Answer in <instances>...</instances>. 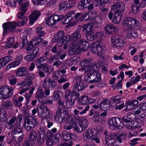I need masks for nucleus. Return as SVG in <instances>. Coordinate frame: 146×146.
Segmentation results:
<instances>
[{"label": "nucleus", "instance_id": "36", "mask_svg": "<svg viewBox=\"0 0 146 146\" xmlns=\"http://www.w3.org/2000/svg\"><path fill=\"white\" fill-rule=\"evenodd\" d=\"M45 97L44 95V92L42 91V89L41 87H39L37 89V91L36 93V98L39 100V101H43V99Z\"/></svg>", "mask_w": 146, "mask_h": 146}, {"label": "nucleus", "instance_id": "43", "mask_svg": "<svg viewBox=\"0 0 146 146\" xmlns=\"http://www.w3.org/2000/svg\"><path fill=\"white\" fill-rule=\"evenodd\" d=\"M121 19V13L117 12H115L113 20V23L115 24H118L120 21Z\"/></svg>", "mask_w": 146, "mask_h": 146}, {"label": "nucleus", "instance_id": "21", "mask_svg": "<svg viewBox=\"0 0 146 146\" xmlns=\"http://www.w3.org/2000/svg\"><path fill=\"white\" fill-rule=\"evenodd\" d=\"M125 6L124 4L122 2L115 3L111 7V9L115 11V12L120 13L124 11Z\"/></svg>", "mask_w": 146, "mask_h": 146}, {"label": "nucleus", "instance_id": "18", "mask_svg": "<svg viewBox=\"0 0 146 146\" xmlns=\"http://www.w3.org/2000/svg\"><path fill=\"white\" fill-rule=\"evenodd\" d=\"M92 60L90 58H88L86 59L82 60L80 62V65L82 67H85V72H86L87 71H87V69L89 68L91 69L92 68H93L94 65H96L95 63H93L92 64Z\"/></svg>", "mask_w": 146, "mask_h": 146}, {"label": "nucleus", "instance_id": "15", "mask_svg": "<svg viewBox=\"0 0 146 146\" xmlns=\"http://www.w3.org/2000/svg\"><path fill=\"white\" fill-rule=\"evenodd\" d=\"M64 36V33L63 31L61 30L58 32L54 35L53 38L52 42L53 43L57 42L58 43V46H61L64 43V41H62V39Z\"/></svg>", "mask_w": 146, "mask_h": 146}, {"label": "nucleus", "instance_id": "39", "mask_svg": "<svg viewBox=\"0 0 146 146\" xmlns=\"http://www.w3.org/2000/svg\"><path fill=\"white\" fill-rule=\"evenodd\" d=\"M37 132L35 130H31L29 133V140L30 142L32 143L35 142L37 137Z\"/></svg>", "mask_w": 146, "mask_h": 146}, {"label": "nucleus", "instance_id": "27", "mask_svg": "<svg viewBox=\"0 0 146 146\" xmlns=\"http://www.w3.org/2000/svg\"><path fill=\"white\" fill-rule=\"evenodd\" d=\"M109 103V100L107 99L102 100L100 104V109L104 111L108 110L110 108Z\"/></svg>", "mask_w": 146, "mask_h": 146}, {"label": "nucleus", "instance_id": "59", "mask_svg": "<svg viewBox=\"0 0 146 146\" xmlns=\"http://www.w3.org/2000/svg\"><path fill=\"white\" fill-rule=\"evenodd\" d=\"M87 72H88L84 76V80L85 82L90 83L92 72L90 71H87Z\"/></svg>", "mask_w": 146, "mask_h": 146}, {"label": "nucleus", "instance_id": "16", "mask_svg": "<svg viewBox=\"0 0 146 146\" xmlns=\"http://www.w3.org/2000/svg\"><path fill=\"white\" fill-rule=\"evenodd\" d=\"M42 85L44 89L49 88L53 89L57 86V82L50 78L47 77L45 78L43 81Z\"/></svg>", "mask_w": 146, "mask_h": 146}, {"label": "nucleus", "instance_id": "5", "mask_svg": "<svg viewBox=\"0 0 146 146\" xmlns=\"http://www.w3.org/2000/svg\"><path fill=\"white\" fill-rule=\"evenodd\" d=\"M122 24L124 26L127 27L128 31H132L134 27L139 26L140 25L139 21L137 19L130 17L124 18L122 22Z\"/></svg>", "mask_w": 146, "mask_h": 146}, {"label": "nucleus", "instance_id": "12", "mask_svg": "<svg viewBox=\"0 0 146 146\" xmlns=\"http://www.w3.org/2000/svg\"><path fill=\"white\" fill-rule=\"evenodd\" d=\"M93 26V25L92 22H90L83 26L82 31L86 33L87 40H92L93 38L92 37L94 32L92 30Z\"/></svg>", "mask_w": 146, "mask_h": 146}, {"label": "nucleus", "instance_id": "25", "mask_svg": "<svg viewBox=\"0 0 146 146\" xmlns=\"http://www.w3.org/2000/svg\"><path fill=\"white\" fill-rule=\"evenodd\" d=\"M40 15L41 13L39 11H35L32 12L29 16V23L30 25H33Z\"/></svg>", "mask_w": 146, "mask_h": 146}, {"label": "nucleus", "instance_id": "42", "mask_svg": "<svg viewBox=\"0 0 146 146\" xmlns=\"http://www.w3.org/2000/svg\"><path fill=\"white\" fill-rule=\"evenodd\" d=\"M37 68L39 71L41 70L43 68V70L45 73H47L49 71V66L46 63L41 64L40 65L38 66Z\"/></svg>", "mask_w": 146, "mask_h": 146}, {"label": "nucleus", "instance_id": "3", "mask_svg": "<svg viewBox=\"0 0 146 146\" xmlns=\"http://www.w3.org/2000/svg\"><path fill=\"white\" fill-rule=\"evenodd\" d=\"M92 13L87 11L83 14L82 13H78L75 14L74 12L72 11L68 13L65 15L64 22L65 24L70 22V24L73 26L78 22L79 19L81 17V19L83 20L87 16L88 18L92 17Z\"/></svg>", "mask_w": 146, "mask_h": 146}, {"label": "nucleus", "instance_id": "31", "mask_svg": "<svg viewBox=\"0 0 146 146\" xmlns=\"http://www.w3.org/2000/svg\"><path fill=\"white\" fill-rule=\"evenodd\" d=\"M62 135V139L65 141H68L71 139H73L74 138L75 136L74 135L70 132L66 130L63 131Z\"/></svg>", "mask_w": 146, "mask_h": 146}, {"label": "nucleus", "instance_id": "52", "mask_svg": "<svg viewBox=\"0 0 146 146\" xmlns=\"http://www.w3.org/2000/svg\"><path fill=\"white\" fill-rule=\"evenodd\" d=\"M8 80L10 84L11 85H15L17 81V78L14 75H12L9 77Z\"/></svg>", "mask_w": 146, "mask_h": 146}, {"label": "nucleus", "instance_id": "14", "mask_svg": "<svg viewBox=\"0 0 146 146\" xmlns=\"http://www.w3.org/2000/svg\"><path fill=\"white\" fill-rule=\"evenodd\" d=\"M111 46L117 48L123 47L125 43L123 39L118 38L116 36H112L111 38Z\"/></svg>", "mask_w": 146, "mask_h": 146}, {"label": "nucleus", "instance_id": "45", "mask_svg": "<svg viewBox=\"0 0 146 146\" xmlns=\"http://www.w3.org/2000/svg\"><path fill=\"white\" fill-rule=\"evenodd\" d=\"M100 116L97 112L94 111V114L92 118V119L94 121L97 123H101L104 121V119H102L99 118Z\"/></svg>", "mask_w": 146, "mask_h": 146}, {"label": "nucleus", "instance_id": "38", "mask_svg": "<svg viewBox=\"0 0 146 146\" xmlns=\"http://www.w3.org/2000/svg\"><path fill=\"white\" fill-rule=\"evenodd\" d=\"M131 125L129 124L126 125V128L128 129H135L139 128L141 126V123L138 121H133L132 122Z\"/></svg>", "mask_w": 146, "mask_h": 146}, {"label": "nucleus", "instance_id": "37", "mask_svg": "<svg viewBox=\"0 0 146 146\" xmlns=\"http://www.w3.org/2000/svg\"><path fill=\"white\" fill-rule=\"evenodd\" d=\"M31 84H32L30 82H29L26 81L25 82H24L23 85H22V86L20 87V88L22 90L20 91L19 93L21 94H22L25 91L28 90Z\"/></svg>", "mask_w": 146, "mask_h": 146}, {"label": "nucleus", "instance_id": "40", "mask_svg": "<svg viewBox=\"0 0 146 146\" xmlns=\"http://www.w3.org/2000/svg\"><path fill=\"white\" fill-rule=\"evenodd\" d=\"M103 33L101 31L96 32L95 34H94V32H93V34L92 35V37L93 38L92 40H88L90 41H92L94 40L95 39H97L98 40L100 41L101 40L102 38L104 35Z\"/></svg>", "mask_w": 146, "mask_h": 146}, {"label": "nucleus", "instance_id": "51", "mask_svg": "<svg viewBox=\"0 0 146 146\" xmlns=\"http://www.w3.org/2000/svg\"><path fill=\"white\" fill-rule=\"evenodd\" d=\"M138 35L137 32L135 31H133L131 33H129L126 35V38L128 39L132 38H135L138 37Z\"/></svg>", "mask_w": 146, "mask_h": 146}, {"label": "nucleus", "instance_id": "56", "mask_svg": "<svg viewBox=\"0 0 146 146\" xmlns=\"http://www.w3.org/2000/svg\"><path fill=\"white\" fill-rule=\"evenodd\" d=\"M14 41L15 38L14 37L9 38L8 42L6 44V46L7 48H13Z\"/></svg>", "mask_w": 146, "mask_h": 146}, {"label": "nucleus", "instance_id": "7", "mask_svg": "<svg viewBox=\"0 0 146 146\" xmlns=\"http://www.w3.org/2000/svg\"><path fill=\"white\" fill-rule=\"evenodd\" d=\"M41 115L43 116L44 118L46 119L47 123V126L48 128H50L53 125L52 117L51 116L50 111L47 107L41 108Z\"/></svg>", "mask_w": 146, "mask_h": 146}, {"label": "nucleus", "instance_id": "44", "mask_svg": "<svg viewBox=\"0 0 146 146\" xmlns=\"http://www.w3.org/2000/svg\"><path fill=\"white\" fill-rule=\"evenodd\" d=\"M2 105L3 108L7 110H11L13 109V105L12 103L10 100H7L4 102Z\"/></svg>", "mask_w": 146, "mask_h": 146}, {"label": "nucleus", "instance_id": "57", "mask_svg": "<svg viewBox=\"0 0 146 146\" xmlns=\"http://www.w3.org/2000/svg\"><path fill=\"white\" fill-rule=\"evenodd\" d=\"M60 93V92L59 90L54 91V94L52 96L53 100L56 101L60 100L61 98L59 94Z\"/></svg>", "mask_w": 146, "mask_h": 146}, {"label": "nucleus", "instance_id": "58", "mask_svg": "<svg viewBox=\"0 0 146 146\" xmlns=\"http://www.w3.org/2000/svg\"><path fill=\"white\" fill-rule=\"evenodd\" d=\"M108 0H96V6H102L104 4L107 3Z\"/></svg>", "mask_w": 146, "mask_h": 146}, {"label": "nucleus", "instance_id": "6", "mask_svg": "<svg viewBox=\"0 0 146 146\" xmlns=\"http://www.w3.org/2000/svg\"><path fill=\"white\" fill-rule=\"evenodd\" d=\"M108 125L111 129H113L115 128L122 129L124 127V125L121 119L117 117H111L109 119Z\"/></svg>", "mask_w": 146, "mask_h": 146}, {"label": "nucleus", "instance_id": "33", "mask_svg": "<svg viewBox=\"0 0 146 146\" xmlns=\"http://www.w3.org/2000/svg\"><path fill=\"white\" fill-rule=\"evenodd\" d=\"M24 100L23 97L22 96H20L18 99L16 98V95H15L13 96V103L15 106L17 107H21L22 106V102Z\"/></svg>", "mask_w": 146, "mask_h": 146}, {"label": "nucleus", "instance_id": "61", "mask_svg": "<svg viewBox=\"0 0 146 146\" xmlns=\"http://www.w3.org/2000/svg\"><path fill=\"white\" fill-rule=\"evenodd\" d=\"M48 59V57H46L44 56L40 57L37 59L35 63L36 65L41 64L42 62H44L45 61L47 60Z\"/></svg>", "mask_w": 146, "mask_h": 146}, {"label": "nucleus", "instance_id": "53", "mask_svg": "<svg viewBox=\"0 0 146 146\" xmlns=\"http://www.w3.org/2000/svg\"><path fill=\"white\" fill-rule=\"evenodd\" d=\"M35 90V88L34 87H31L30 88V90L29 94H26L25 96V98L27 100V102H29V101L33 93Z\"/></svg>", "mask_w": 146, "mask_h": 146}, {"label": "nucleus", "instance_id": "60", "mask_svg": "<svg viewBox=\"0 0 146 146\" xmlns=\"http://www.w3.org/2000/svg\"><path fill=\"white\" fill-rule=\"evenodd\" d=\"M141 6L132 5L131 6L132 12L134 14H136L138 13L139 11V8Z\"/></svg>", "mask_w": 146, "mask_h": 146}, {"label": "nucleus", "instance_id": "54", "mask_svg": "<svg viewBox=\"0 0 146 146\" xmlns=\"http://www.w3.org/2000/svg\"><path fill=\"white\" fill-rule=\"evenodd\" d=\"M32 2L34 5H42L48 3L47 0H32Z\"/></svg>", "mask_w": 146, "mask_h": 146}, {"label": "nucleus", "instance_id": "11", "mask_svg": "<svg viewBox=\"0 0 146 146\" xmlns=\"http://www.w3.org/2000/svg\"><path fill=\"white\" fill-rule=\"evenodd\" d=\"M61 137L59 133H57L55 135L51 134L46 140V145L47 146H52L58 143L59 141V138Z\"/></svg>", "mask_w": 146, "mask_h": 146}, {"label": "nucleus", "instance_id": "2", "mask_svg": "<svg viewBox=\"0 0 146 146\" xmlns=\"http://www.w3.org/2000/svg\"><path fill=\"white\" fill-rule=\"evenodd\" d=\"M25 12H26L22 11L18 13L17 15L18 18L19 19H21L22 20L21 21L18 22L17 24L15 22H13L7 23L3 24V35L6 34L8 31L12 32L13 30L17 26H21L26 23L27 21V18L26 16H23Z\"/></svg>", "mask_w": 146, "mask_h": 146}, {"label": "nucleus", "instance_id": "46", "mask_svg": "<svg viewBox=\"0 0 146 146\" xmlns=\"http://www.w3.org/2000/svg\"><path fill=\"white\" fill-rule=\"evenodd\" d=\"M121 99V97L119 95L116 96L111 98L110 100L112 104L117 105L120 103Z\"/></svg>", "mask_w": 146, "mask_h": 146}, {"label": "nucleus", "instance_id": "63", "mask_svg": "<svg viewBox=\"0 0 146 146\" xmlns=\"http://www.w3.org/2000/svg\"><path fill=\"white\" fill-rule=\"evenodd\" d=\"M24 58L25 60L30 61L34 60L35 58L34 55L30 53L29 54L25 56L24 57Z\"/></svg>", "mask_w": 146, "mask_h": 146}, {"label": "nucleus", "instance_id": "20", "mask_svg": "<svg viewBox=\"0 0 146 146\" xmlns=\"http://www.w3.org/2000/svg\"><path fill=\"white\" fill-rule=\"evenodd\" d=\"M74 91H71L70 89H67L65 93V97L66 101L69 102L70 106H73L74 104L75 99H73V97L75 93Z\"/></svg>", "mask_w": 146, "mask_h": 146}, {"label": "nucleus", "instance_id": "48", "mask_svg": "<svg viewBox=\"0 0 146 146\" xmlns=\"http://www.w3.org/2000/svg\"><path fill=\"white\" fill-rule=\"evenodd\" d=\"M90 109V106H86L85 108L83 110L80 112L77 109H75L74 111V113L75 115L76 116L78 115L79 113L80 115H82L85 113L87 111H88Z\"/></svg>", "mask_w": 146, "mask_h": 146}, {"label": "nucleus", "instance_id": "35", "mask_svg": "<svg viewBox=\"0 0 146 146\" xmlns=\"http://www.w3.org/2000/svg\"><path fill=\"white\" fill-rule=\"evenodd\" d=\"M18 59L9 64L6 67V69L9 70L12 68L18 66L21 62L23 59L21 57L18 58Z\"/></svg>", "mask_w": 146, "mask_h": 146}, {"label": "nucleus", "instance_id": "24", "mask_svg": "<svg viewBox=\"0 0 146 146\" xmlns=\"http://www.w3.org/2000/svg\"><path fill=\"white\" fill-rule=\"evenodd\" d=\"M104 30L108 34L115 33L118 31L117 28L111 23L106 25L104 27Z\"/></svg>", "mask_w": 146, "mask_h": 146}, {"label": "nucleus", "instance_id": "17", "mask_svg": "<svg viewBox=\"0 0 146 146\" xmlns=\"http://www.w3.org/2000/svg\"><path fill=\"white\" fill-rule=\"evenodd\" d=\"M1 89V92L3 96H5V98H9L13 94V88L8 86H2Z\"/></svg>", "mask_w": 146, "mask_h": 146}, {"label": "nucleus", "instance_id": "9", "mask_svg": "<svg viewBox=\"0 0 146 146\" xmlns=\"http://www.w3.org/2000/svg\"><path fill=\"white\" fill-rule=\"evenodd\" d=\"M106 49L105 45L99 42L96 44L92 45L89 49L93 53L97 54L98 55H101L103 54Z\"/></svg>", "mask_w": 146, "mask_h": 146}, {"label": "nucleus", "instance_id": "13", "mask_svg": "<svg viewBox=\"0 0 146 146\" xmlns=\"http://www.w3.org/2000/svg\"><path fill=\"white\" fill-rule=\"evenodd\" d=\"M68 114V112L62 108H60L56 111L55 119L57 121H65V118Z\"/></svg>", "mask_w": 146, "mask_h": 146}, {"label": "nucleus", "instance_id": "34", "mask_svg": "<svg viewBox=\"0 0 146 146\" xmlns=\"http://www.w3.org/2000/svg\"><path fill=\"white\" fill-rule=\"evenodd\" d=\"M18 3L19 5V10L25 12H26L27 10V7L30 4V3L29 1H27L23 3V1L22 0L19 1H18Z\"/></svg>", "mask_w": 146, "mask_h": 146}, {"label": "nucleus", "instance_id": "41", "mask_svg": "<svg viewBox=\"0 0 146 146\" xmlns=\"http://www.w3.org/2000/svg\"><path fill=\"white\" fill-rule=\"evenodd\" d=\"M101 19L99 17H94L93 18L90 17L88 18L86 20L87 21H90V22H92V23L93 26H94L96 27H99L100 24L99 23L98 21L100 20Z\"/></svg>", "mask_w": 146, "mask_h": 146}, {"label": "nucleus", "instance_id": "10", "mask_svg": "<svg viewBox=\"0 0 146 146\" xmlns=\"http://www.w3.org/2000/svg\"><path fill=\"white\" fill-rule=\"evenodd\" d=\"M24 126L25 128L29 131L35 127L37 125V122L35 117H26L25 120Z\"/></svg>", "mask_w": 146, "mask_h": 146}, {"label": "nucleus", "instance_id": "55", "mask_svg": "<svg viewBox=\"0 0 146 146\" xmlns=\"http://www.w3.org/2000/svg\"><path fill=\"white\" fill-rule=\"evenodd\" d=\"M80 126L82 130H84L88 127V123L87 121L85 119L82 120L80 123Z\"/></svg>", "mask_w": 146, "mask_h": 146}, {"label": "nucleus", "instance_id": "32", "mask_svg": "<svg viewBox=\"0 0 146 146\" xmlns=\"http://www.w3.org/2000/svg\"><path fill=\"white\" fill-rule=\"evenodd\" d=\"M26 67L24 66L19 68L15 72L16 76L19 77L26 76L27 75V73L26 72Z\"/></svg>", "mask_w": 146, "mask_h": 146}, {"label": "nucleus", "instance_id": "26", "mask_svg": "<svg viewBox=\"0 0 146 146\" xmlns=\"http://www.w3.org/2000/svg\"><path fill=\"white\" fill-rule=\"evenodd\" d=\"M116 135L115 133H110L105 138L106 143L107 145H112L114 142L115 136Z\"/></svg>", "mask_w": 146, "mask_h": 146}, {"label": "nucleus", "instance_id": "8", "mask_svg": "<svg viewBox=\"0 0 146 146\" xmlns=\"http://www.w3.org/2000/svg\"><path fill=\"white\" fill-rule=\"evenodd\" d=\"M65 16L63 15H59L56 14H54L48 17L46 19L45 23L46 25L50 26H53L58 23L62 19L64 20ZM64 23L65 24L64 22Z\"/></svg>", "mask_w": 146, "mask_h": 146}, {"label": "nucleus", "instance_id": "19", "mask_svg": "<svg viewBox=\"0 0 146 146\" xmlns=\"http://www.w3.org/2000/svg\"><path fill=\"white\" fill-rule=\"evenodd\" d=\"M98 131L96 129L92 130L91 129H88L86 132L83 134V138L84 140H92V138H94V137L97 134Z\"/></svg>", "mask_w": 146, "mask_h": 146}, {"label": "nucleus", "instance_id": "4", "mask_svg": "<svg viewBox=\"0 0 146 146\" xmlns=\"http://www.w3.org/2000/svg\"><path fill=\"white\" fill-rule=\"evenodd\" d=\"M89 46L88 42L84 39H82L77 43L73 42L70 44L71 49L69 51L68 54L71 55H73L78 53L80 50H86Z\"/></svg>", "mask_w": 146, "mask_h": 146}, {"label": "nucleus", "instance_id": "47", "mask_svg": "<svg viewBox=\"0 0 146 146\" xmlns=\"http://www.w3.org/2000/svg\"><path fill=\"white\" fill-rule=\"evenodd\" d=\"M79 103L81 105H85L88 103V97L87 96H83L79 100Z\"/></svg>", "mask_w": 146, "mask_h": 146}, {"label": "nucleus", "instance_id": "49", "mask_svg": "<svg viewBox=\"0 0 146 146\" xmlns=\"http://www.w3.org/2000/svg\"><path fill=\"white\" fill-rule=\"evenodd\" d=\"M43 28L41 26H38L36 28L35 31L37 34V35L39 37L43 36L44 35L45 33L42 31Z\"/></svg>", "mask_w": 146, "mask_h": 146}, {"label": "nucleus", "instance_id": "50", "mask_svg": "<svg viewBox=\"0 0 146 146\" xmlns=\"http://www.w3.org/2000/svg\"><path fill=\"white\" fill-rule=\"evenodd\" d=\"M91 0H81L78 5L82 8H86L87 5L91 2Z\"/></svg>", "mask_w": 146, "mask_h": 146}, {"label": "nucleus", "instance_id": "29", "mask_svg": "<svg viewBox=\"0 0 146 146\" xmlns=\"http://www.w3.org/2000/svg\"><path fill=\"white\" fill-rule=\"evenodd\" d=\"M86 88V86L82 81L77 82L74 84L73 88V91H81Z\"/></svg>", "mask_w": 146, "mask_h": 146}, {"label": "nucleus", "instance_id": "1", "mask_svg": "<svg viewBox=\"0 0 146 146\" xmlns=\"http://www.w3.org/2000/svg\"><path fill=\"white\" fill-rule=\"evenodd\" d=\"M22 115L19 114L18 117H13L6 123L5 127L9 129H12L11 135L14 141L21 142L24 138V135L20 123L22 120Z\"/></svg>", "mask_w": 146, "mask_h": 146}, {"label": "nucleus", "instance_id": "22", "mask_svg": "<svg viewBox=\"0 0 146 146\" xmlns=\"http://www.w3.org/2000/svg\"><path fill=\"white\" fill-rule=\"evenodd\" d=\"M98 68L97 65H94L93 68L90 69H87V71H90L93 73L94 77L95 78L96 82H99L101 80V74L97 70Z\"/></svg>", "mask_w": 146, "mask_h": 146}, {"label": "nucleus", "instance_id": "64", "mask_svg": "<svg viewBox=\"0 0 146 146\" xmlns=\"http://www.w3.org/2000/svg\"><path fill=\"white\" fill-rule=\"evenodd\" d=\"M2 115L5 118H7V116L6 111L4 108L0 109V117H2Z\"/></svg>", "mask_w": 146, "mask_h": 146}, {"label": "nucleus", "instance_id": "23", "mask_svg": "<svg viewBox=\"0 0 146 146\" xmlns=\"http://www.w3.org/2000/svg\"><path fill=\"white\" fill-rule=\"evenodd\" d=\"M117 135H116V139L115 140L114 139V142L112 145L116 146L119 145L120 143L122 142L121 140L126 137V134L125 132H120Z\"/></svg>", "mask_w": 146, "mask_h": 146}, {"label": "nucleus", "instance_id": "62", "mask_svg": "<svg viewBox=\"0 0 146 146\" xmlns=\"http://www.w3.org/2000/svg\"><path fill=\"white\" fill-rule=\"evenodd\" d=\"M140 79L139 76H138L136 77H132L130 80V82L132 84H134L135 83L138 82Z\"/></svg>", "mask_w": 146, "mask_h": 146}, {"label": "nucleus", "instance_id": "28", "mask_svg": "<svg viewBox=\"0 0 146 146\" xmlns=\"http://www.w3.org/2000/svg\"><path fill=\"white\" fill-rule=\"evenodd\" d=\"M82 30V27L79 26L76 30L72 35V39L73 42L78 40L81 37L80 32Z\"/></svg>", "mask_w": 146, "mask_h": 146}, {"label": "nucleus", "instance_id": "30", "mask_svg": "<svg viewBox=\"0 0 146 146\" xmlns=\"http://www.w3.org/2000/svg\"><path fill=\"white\" fill-rule=\"evenodd\" d=\"M12 57L10 55L0 58V69L5 67L12 60Z\"/></svg>", "mask_w": 146, "mask_h": 146}]
</instances>
